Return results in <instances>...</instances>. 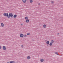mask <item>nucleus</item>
I'll list each match as a JSON object with an SVG mask.
<instances>
[{
    "mask_svg": "<svg viewBox=\"0 0 63 63\" xmlns=\"http://www.w3.org/2000/svg\"><path fill=\"white\" fill-rule=\"evenodd\" d=\"M25 19H26V20L28 19V16L25 17Z\"/></svg>",
    "mask_w": 63,
    "mask_h": 63,
    "instance_id": "nucleus-10",
    "label": "nucleus"
},
{
    "mask_svg": "<svg viewBox=\"0 0 63 63\" xmlns=\"http://www.w3.org/2000/svg\"><path fill=\"white\" fill-rule=\"evenodd\" d=\"M23 24H21V25H23Z\"/></svg>",
    "mask_w": 63,
    "mask_h": 63,
    "instance_id": "nucleus-26",
    "label": "nucleus"
},
{
    "mask_svg": "<svg viewBox=\"0 0 63 63\" xmlns=\"http://www.w3.org/2000/svg\"><path fill=\"white\" fill-rule=\"evenodd\" d=\"M24 47V46L23 45H21V47Z\"/></svg>",
    "mask_w": 63,
    "mask_h": 63,
    "instance_id": "nucleus-22",
    "label": "nucleus"
},
{
    "mask_svg": "<svg viewBox=\"0 0 63 63\" xmlns=\"http://www.w3.org/2000/svg\"><path fill=\"white\" fill-rule=\"evenodd\" d=\"M29 20L28 19L27 20H26V23H28L29 22Z\"/></svg>",
    "mask_w": 63,
    "mask_h": 63,
    "instance_id": "nucleus-7",
    "label": "nucleus"
},
{
    "mask_svg": "<svg viewBox=\"0 0 63 63\" xmlns=\"http://www.w3.org/2000/svg\"><path fill=\"white\" fill-rule=\"evenodd\" d=\"M10 63H16L15 61H11L10 62Z\"/></svg>",
    "mask_w": 63,
    "mask_h": 63,
    "instance_id": "nucleus-15",
    "label": "nucleus"
},
{
    "mask_svg": "<svg viewBox=\"0 0 63 63\" xmlns=\"http://www.w3.org/2000/svg\"><path fill=\"white\" fill-rule=\"evenodd\" d=\"M31 59V57L29 56H28L27 57V59Z\"/></svg>",
    "mask_w": 63,
    "mask_h": 63,
    "instance_id": "nucleus-12",
    "label": "nucleus"
},
{
    "mask_svg": "<svg viewBox=\"0 0 63 63\" xmlns=\"http://www.w3.org/2000/svg\"><path fill=\"white\" fill-rule=\"evenodd\" d=\"M43 27L44 28H45L47 27V25H46L45 24L43 26Z\"/></svg>",
    "mask_w": 63,
    "mask_h": 63,
    "instance_id": "nucleus-8",
    "label": "nucleus"
},
{
    "mask_svg": "<svg viewBox=\"0 0 63 63\" xmlns=\"http://www.w3.org/2000/svg\"><path fill=\"white\" fill-rule=\"evenodd\" d=\"M30 3H32L33 2V0H30Z\"/></svg>",
    "mask_w": 63,
    "mask_h": 63,
    "instance_id": "nucleus-17",
    "label": "nucleus"
},
{
    "mask_svg": "<svg viewBox=\"0 0 63 63\" xmlns=\"http://www.w3.org/2000/svg\"><path fill=\"white\" fill-rule=\"evenodd\" d=\"M38 5H40V3H38Z\"/></svg>",
    "mask_w": 63,
    "mask_h": 63,
    "instance_id": "nucleus-27",
    "label": "nucleus"
},
{
    "mask_svg": "<svg viewBox=\"0 0 63 63\" xmlns=\"http://www.w3.org/2000/svg\"><path fill=\"white\" fill-rule=\"evenodd\" d=\"M10 16H8V18H10Z\"/></svg>",
    "mask_w": 63,
    "mask_h": 63,
    "instance_id": "nucleus-23",
    "label": "nucleus"
},
{
    "mask_svg": "<svg viewBox=\"0 0 63 63\" xmlns=\"http://www.w3.org/2000/svg\"><path fill=\"white\" fill-rule=\"evenodd\" d=\"M0 26L1 27H3L4 26V24L3 23H1L0 24Z\"/></svg>",
    "mask_w": 63,
    "mask_h": 63,
    "instance_id": "nucleus-3",
    "label": "nucleus"
},
{
    "mask_svg": "<svg viewBox=\"0 0 63 63\" xmlns=\"http://www.w3.org/2000/svg\"><path fill=\"white\" fill-rule=\"evenodd\" d=\"M24 38H26L27 37V35L26 34H25L24 35Z\"/></svg>",
    "mask_w": 63,
    "mask_h": 63,
    "instance_id": "nucleus-16",
    "label": "nucleus"
},
{
    "mask_svg": "<svg viewBox=\"0 0 63 63\" xmlns=\"http://www.w3.org/2000/svg\"><path fill=\"white\" fill-rule=\"evenodd\" d=\"M27 35H30V34L29 33H27Z\"/></svg>",
    "mask_w": 63,
    "mask_h": 63,
    "instance_id": "nucleus-21",
    "label": "nucleus"
},
{
    "mask_svg": "<svg viewBox=\"0 0 63 63\" xmlns=\"http://www.w3.org/2000/svg\"><path fill=\"white\" fill-rule=\"evenodd\" d=\"M7 63H9V62H8Z\"/></svg>",
    "mask_w": 63,
    "mask_h": 63,
    "instance_id": "nucleus-28",
    "label": "nucleus"
},
{
    "mask_svg": "<svg viewBox=\"0 0 63 63\" xmlns=\"http://www.w3.org/2000/svg\"><path fill=\"white\" fill-rule=\"evenodd\" d=\"M49 45L50 46H51L52 45V43L50 42L49 44Z\"/></svg>",
    "mask_w": 63,
    "mask_h": 63,
    "instance_id": "nucleus-14",
    "label": "nucleus"
},
{
    "mask_svg": "<svg viewBox=\"0 0 63 63\" xmlns=\"http://www.w3.org/2000/svg\"><path fill=\"white\" fill-rule=\"evenodd\" d=\"M51 43H54V41L53 40H51Z\"/></svg>",
    "mask_w": 63,
    "mask_h": 63,
    "instance_id": "nucleus-18",
    "label": "nucleus"
},
{
    "mask_svg": "<svg viewBox=\"0 0 63 63\" xmlns=\"http://www.w3.org/2000/svg\"><path fill=\"white\" fill-rule=\"evenodd\" d=\"M24 36V35L23 34H21L20 35V37H21V38H23Z\"/></svg>",
    "mask_w": 63,
    "mask_h": 63,
    "instance_id": "nucleus-4",
    "label": "nucleus"
},
{
    "mask_svg": "<svg viewBox=\"0 0 63 63\" xmlns=\"http://www.w3.org/2000/svg\"><path fill=\"white\" fill-rule=\"evenodd\" d=\"M3 15L4 16H9L8 14L7 13H4Z\"/></svg>",
    "mask_w": 63,
    "mask_h": 63,
    "instance_id": "nucleus-1",
    "label": "nucleus"
},
{
    "mask_svg": "<svg viewBox=\"0 0 63 63\" xmlns=\"http://www.w3.org/2000/svg\"><path fill=\"white\" fill-rule=\"evenodd\" d=\"M17 16V15H14L13 16V17H14V18H16V17Z\"/></svg>",
    "mask_w": 63,
    "mask_h": 63,
    "instance_id": "nucleus-11",
    "label": "nucleus"
},
{
    "mask_svg": "<svg viewBox=\"0 0 63 63\" xmlns=\"http://www.w3.org/2000/svg\"><path fill=\"white\" fill-rule=\"evenodd\" d=\"M55 54H57V55H58L59 54H58V53L57 52H55Z\"/></svg>",
    "mask_w": 63,
    "mask_h": 63,
    "instance_id": "nucleus-19",
    "label": "nucleus"
},
{
    "mask_svg": "<svg viewBox=\"0 0 63 63\" xmlns=\"http://www.w3.org/2000/svg\"><path fill=\"white\" fill-rule=\"evenodd\" d=\"M3 49L4 50H6V47L5 46H3Z\"/></svg>",
    "mask_w": 63,
    "mask_h": 63,
    "instance_id": "nucleus-6",
    "label": "nucleus"
},
{
    "mask_svg": "<svg viewBox=\"0 0 63 63\" xmlns=\"http://www.w3.org/2000/svg\"><path fill=\"white\" fill-rule=\"evenodd\" d=\"M2 48V47H1L0 46V49H1Z\"/></svg>",
    "mask_w": 63,
    "mask_h": 63,
    "instance_id": "nucleus-24",
    "label": "nucleus"
},
{
    "mask_svg": "<svg viewBox=\"0 0 63 63\" xmlns=\"http://www.w3.org/2000/svg\"><path fill=\"white\" fill-rule=\"evenodd\" d=\"M8 16H10V17H13V14L10 13L9 14Z\"/></svg>",
    "mask_w": 63,
    "mask_h": 63,
    "instance_id": "nucleus-2",
    "label": "nucleus"
},
{
    "mask_svg": "<svg viewBox=\"0 0 63 63\" xmlns=\"http://www.w3.org/2000/svg\"><path fill=\"white\" fill-rule=\"evenodd\" d=\"M22 1L23 3H25L27 1V0H22Z\"/></svg>",
    "mask_w": 63,
    "mask_h": 63,
    "instance_id": "nucleus-5",
    "label": "nucleus"
},
{
    "mask_svg": "<svg viewBox=\"0 0 63 63\" xmlns=\"http://www.w3.org/2000/svg\"><path fill=\"white\" fill-rule=\"evenodd\" d=\"M51 4H54V1H51Z\"/></svg>",
    "mask_w": 63,
    "mask_h": 63,
    "instance_id": "nucleus-20",
    "label": "nucleus"
},
{
    "mask_svg": "<svg viewBox=\"0 0 63 63\" xmlns=\"http://www.w3.org/2000/svg\"><path fill=\"white\" fill-rule=\"evenodd\" d=\"M46 43L47 44V45H48V44H49V41H47Z\"/></svg>",
    "mask_w": 63,
    "mask_h": 63,
    "instance_id": "nucleus-9",
    "label": "nucleus"
},
{
    "mask_svg": "<svg viewBox=\"0 0 63 63\" xmlns=\"http://www.w3.org/2000/svg\"><path fill=\"white\" fill-rule=\"evenodd\" d=\"M57 35H59V33H57Z\"/></svg>",
    "mask_w": 63,
    "mask_h": 63,
    "instance_id": "nucleus-25",
    "label": "nucleus"
},
{
    "mask_svg": "<svg viewBox=\"0 0 63 63\" xmlns=\"http://www.w3.org/2000/svg\"><path fill=\"white\" fill-rule=\"evenodd\" d=\"M44 61V60L43 59H40V61L42 62H43Z\"/></svg>",
    "mask_w": 63,
    "mask_h": 63,
    "instance_id": "nucleus-13",
    "label": "nucleus"
}]
</instances>
